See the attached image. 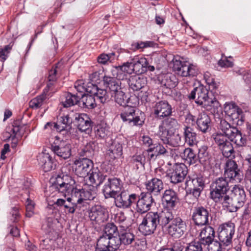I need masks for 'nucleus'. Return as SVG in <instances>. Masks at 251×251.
Wrapping results in <instances>:
<instances>
[{"instance_id":"nucleus-1","label":"nucleus","mask_w":251,"mask_h":251,"mask_svg":"<svg viewBox=\"0 0 251 251\" xmlns=\"http://www.w3.org/2000/svg\"><path fill=\"white\" fill-rule=\"evenodd\" d=\"M209 91L203 86H199L195 88L188 96L189 99H196L195 102L202 106L206 110L209 111L213 114L222 112V108L219 102L210 98L208 96Z\"/></svg>"},{"instance_id":"nucleus-2","label":"nucleus","mask_w":251,"mask_h":251,"mask_svg":"<svg viewBox=\"0 0 251 251\" xmlns=\"http://www.w3.org/2000/svg\"><path fill=\"white\" fill-rule=\"evenodd\" d=\"M50 185L49 191L52 192L53 197L55 193H62L66 196V194L72 193L74 189L75 180L72 177L62 173L53 175L50 179Z\"/></svg>"},{"instance_id":"nucleus-3","label":"nucleus","mask_w":251,"mask_h":251,"mask_svg":"<svg viewBox=\"0 0 251 251\" xmlns=\"http://www.w3.org/2000/svg\"><path fill=\"white\" fill-rule=\"evenodd\" d=\"M229 189L228 182L226 178L223 177L216 179L213 182L210 192V198L215 202H219L222 200Z\"/></svg>"},{"instance_id":"nucleus-4","label":"nucleus","mask_w":251,"mask_h":251,"mask_svg":"<svg viewBox=\"0 0 251 251\" xmlns=\"http://www.w3.org/2000/svg\"><path fill=\"white\" fill-rule=\"evenodd\" d=\"M158 225L157 212H150L143 217L139 226V230L144 235H151L154 233Z\"/></svg>"},{"instance_id":"nucleus-5","label":"nucleus","mask_w":251,"mask_h":251,"mask_svg":"<svg viewBox=\"0 0 251 251\" xmlns=\"http://www.w3.org/2000/svg\"><path fill=\"white\" fill-rule=\"evenodd\" d=\"M120 117L124 122H126L131 126H142L144 121L141 113L139 115L136 113L134 106L127 104L124 106Z\"/></svg>"},{"instance_id":"nucleus-6","label":"nucleus","mask_w":251,"mask_h":251,"mask_svg":"<svg viewBox=\"0 0 251 251\" xmlns=\"http://www.w3.org/2000/svg\"><path fill=\"white\" fill-rule=\"evenodd\" d=\"M173 70L178 75L184 76H194L198 73L196 66L187 61L176 59L173 61Z\"/></svg>"},{"instance_id":"nucleus-7","label":"nucleus","mask_w":251,"mask_h":251,"mask_svg":"<svg viewBox=\"0 0 251 251\" xmlns=\"http://www.w3.org/2000/svg\"><path fill=\"white\" fill-rule=\"evenodd\" d=\"M90 220L95 224L100 225L106 222L109 218L107 209L101 205L92 206L88 211Z\"/></svg>"},{"instance_id":"nucleus-8","label":"nucleus","mask_w":251,"mask_h":251,"mask_svg":"<svg viewBox=\"0 0 251 251\" xmlns=\"http://www.w3.org/2000/svg\"><path fill=\"white\" fill-rule=\"evenodd\" d=\"M95 188L92 186L90 187V190L83 188L78 189L75 188L71 194V197L69 200H72L75 202H77V203L83 204L87 200H93L96 197Z\"/></svg>"},{"instance_id":"nucleus-9","label":"nucleus","mask_w":251,"mask_h":251,"mask_svg":"<svg viewBox=\"0 0 251 251\" xmlns=\"http://www.w3.org/2000/svg\"><path fill=\"white\" fill-rule=\"evenodd\" d=\"M234 233L235 224L231 222H228L219 226L218 238L224 245L228 246L231 243Z\"/></svg>"},{"instance_id":"nucleus-10","label":"nucleus","mask_w":251,"mask_h":251,"mask_svg":"<svg viewBox=\"0 0 251 251\" xmlns=\"http://www.w3.org/2000/svg\"><path fill=\"white\" fill-rule=\"evenodd\" d=\"M119 241L103 234L97 240L96 251H115L118 249Z\"/></svg>"},{"instance_id":"nucleus-11","label":"nucleus","mask_w":251,"mask_h":251,"mask_svg":"<svg viewBox=\"0 0 251 251\" xmlns=\"http://www.w3.org/2000/svg\"><path fill=\"white\" fill-rule=\"evenodd\" d=\"M186 223L180 217H176L172 221L167 227V233L174 238L181 237L186 232Z\"/></svg>"},{"instance_id":"nucleus-12","label":"nucleus","mask_w":251,"mask_h":251,"mask_svg":"<svg viewBox=\"0 0 251 251\" xmlns=\"http://www.w3.org/2000/svg\"><path fill=\"white\" fill-rule=\"evenodd\" d=\"M114 198L115 205L117 207L128 208L137 201L138 195L136 194H129L128 191L124 190Z\"/></svg>"},{"instance_id":"nucleus-13","label":"nucleus","mask_w":251,"mask_h":251,"mask_svg":"<svg viewBox=\"0 0 251 251\" xmlns=\"http://www.w3.org/2000/svg\"><path fill=\"white\" fill-rule=\"evenodd\" d=\"M122 187L121 180L117 178H108L102 189V192L106 199L115 198Z\"/></svg>"},{"instance_id":"nucleus-14","label":"nucleus","mask_w":251,"mask_h":251,"mask_svg":"<svg viewBox=\"0 0 251 251\" xmlns=\"http://www.w3.org/2000/svg\"><path fill=\"white\" fill-rule=\"evenodd\" d=\"M56 143L51 144V150L55 154L62 159H67L71 156V145L65 141L57 139Z\"/></svg>"},{"instance_id":"nucleus-15","label":"nucleus","mask_w":251,"mask_h":251,"mask_svg":"<svg viewBox=\"0 0 251 251\" xmlns=\"http://www.w3.org/2000/svg\"><path fill=\"white\" fill-rule=\"evenodd\" d=\"M74 165L75 174L82 177L88 176L93 168V161L87 158L76 160Z\"/></svg>"},{"instance_id":"nucleus-16","label":"nucleus","mask_w":251,"mask_h":251,"mask_svg":"<svg viewBox=\"0 0 251 251\" xmlns=\"http://www.w3.org/2000/svg\"><path fill=\"white\" fill-rule=\"evenodd\" d=\"M225 176L235 183L240 182L243 178L242 173L238 168L235 161L228 160L226 162Z\"/></svg>"},{"instance_id":"nucleus-17","label":"nucleus","mask_w":251,"mask_h":251,"mask_svg":"<svg viewBox=\"0 0 251 251\" xmlns=\"http://www.w3.org/2000/svg\"><path fill=\"white\" fill-rule=\"evenodd\" d=\"M187 173V168L184 164H175L170 175L171 182L174 184L181 182L184 179Z\"/></svg>"},{"instance_id":"nucleus-18","label":"nucleus","mask_w":251,"mask_h":251,"mask_svg":"<svg viewBox=\"0 0 251 251\" xmlns=\"http://www.w3.org/2000/svg\"><path fill=\"white\" fill-rule=\"evenodd\" d=\"M153 113L156 118L162 119L171 115V105L166 100H161L156 102L153 107Z\"/></svg>"},{"instance_id":"nucleus-19","label":"nucleus","mask_w":251,"mask_h":251,"mask_svg":"<svg viewBox=\"0 0 251 251\" xmlns=\"http://www.w3.org/2000/svg\"><path fill=\"white\" fill-rule=\"evenodd\" d=\"M209 212L202 206L195 207L192 215V219L196 225H205L208 223Z\"/></svg>"},{"instance_id":"nucleus-20","label":"nucleus","mask_w":251,"mask_h":251,"mask_svg":"<svg viewBox=\"0 0 251 251\" xmlns=\"http://www.w3.org/2000/svg\"><path fill=\"white\" fill-rule=\"evenodd\" d=\"M74 118L79 130L88 133L91 131V120L87 114L76 113L74 115Z\"/></svg>"},{"instance_id":"nucleus-21","label":"nucleus","mask_w":251,"mask_h":251,"mask_svg":"<svg viewBox=\"0 0 251 251\" xmlns=\"http://www.w3.org/2000/svg\"><path fill=\"white\" fill-rule=\"evenodd\" d=\"M136 201V210L137 212L144 213L151 209L153 202V199L151 194H145Z\"/></svg>"},{"instance_id":"nucleus-22","label":"nucleus","mask_w":251,"mask_h":251,"mask_svg":"<svg viewBox=\"0 0 251 251\" xmlns=\"http://www.w3.org/2000/svg\"><path fill=\"white\" fill-rule=\"evenodd\" d=\"M177 125V121L174 118H167L164 120L161 124L159 126L158 131V136L169 134L176 128Z\"/></svg>"},{"instance_id":"nucleus-23","label":"nucleus","mask_w":251,"mask_h":251,"mask_svg":"<svg viewBox=\"0 0 251 251\" xmlns=\"http://www.w3.org/2000/svg\"><path fill=\"white\" fill-rule=\"evenodd\" d=\"M134 73L142 74L147 71L148 61L146 58L136 56L131 59Z\"/></svg>"},{"instance_id":"nucleus-24","label":"nucleus","mask_w":251,"mask_h":251,"mask_svg":"<svg viewBox=\"0 0 251 251\" xmlns=\"http://www.w3.org/2000/svg\"><path fill=\"white\" fill-rule=\"evenodd\" d=\"M113 71L116 72V77L119 80H123L126 78L127 75L134 73L132 61L125 63L122 66L116 67Z\"/></svg>"},{"instance_id":"nucleus-25","label":"nucleus","mask_w":251,"mask_h":251,"mask_svg":"<svg viewBox=\"0 0 251 251\" xmlns=\"http://www.w3.org/2000/svg\"><path fill=\"white\" fill-rule=\"evenodd\" d=\"M165 134V133L164 135L159 136L164 144L177 147L182 143L181 137L179 134H175L172 132Z\"/></svg>"},{"instance_id":"nucleus-26","label":"nucleus","mask_w":251,"mask_h":251,"mask_svg":"<svg viewBox=\"0 0 251 251\" xmlns=\"http://www.w3.org/2000/svg\"><path fill=\"white\" fill-rule=\"evenodd\" d=\"M147 190L154 195H158L163 189V183L161 179L153 178L146 184Z\"/></svg>"},{"instance_id":"nucleus-27","label":"nucleus","mask_w":251,"mask_h":251,"mask_svg":"<svg viewBox=\"0 0 251 251\" xmlns=\"http://www.w3.org/2000/svg\"><path fill=\"white\" fill-rule=\"evenodd\" d=\"M39 164L42 167L44 172L50 171L55 168V165L53 164L51 156L46 153H42L38 157Z\"/></svg>"},{"instance_id":"nucleus-28","label":"nucleus","mask_w":251,"mask_h":251,"mask_svg":"<svg viewBox=\"0 0 251 251\" xmlns=\"http://www.w3.org/2000/svg\"><path fill=\"white\" fill-rule=\"evenodd\" d=\"M215 231L210 226H205L202 228L199 234L200 241L201 244H207L214 240Z\"/></svg>"},{"instance_id":"nucleus-29","label":"nucleus","mask_w":251,"mask_h":251,"mask_svg":"<svg viewBox=\"0 0 251 251\" xmlns=\"http://www.w3.org/2000/svg\"><path fill=\"white\" fill-rule=\"evenodd\" d=\"M162 201L168 208H174L178 201L176 193L172 189L166 190L163 194Z\"/></svg>"},{"instance_id":"nucleus-30","label":"nucleus","mask_w":251,"mask_h":251,"mask_svg":"<svg viewBox=\"0 0 251 251\" xmlns=\"http://www.w3.org/2000/svg\"><path fill=\"white\" fill-rule=\"evenodd\" d=\"M23 133L22 127L17 125L16 123L7 128L5 132L7 139H11L13 142H17V140L22 137Z\"/></svg>"},{"instance_id":"nucleus-31","label":"nucleus","mask_w":251,"mask_h":251,"mask_svg":"<svg viewBox=\"0 0 251 251\" xmlns=\"http://www.w3.org/2000/svg\"><path fill=\"white\" fill-rule=\"evenodd\" d=\"M92 88L89 90V93L94 95L95 98L101 103H104L108 100L109 99L105 89L99 88L96 85L91 84Z\"/></svg>"},{"instance_id":"nucleus-32","label":"nucleus","mask_w":251,"mask_h":251,"mask_svg":"<svg viewBox=\"0 0 251 251\" xmlns=\"http://www.w3.org/2000/svg\"><path fill=\"white\" fill-rule=\"evenodd\" d=\"M210 118L207 114L205 113L199 114L196 121L199 130L205 133L210 127Z\"/></svg>"},{"instance_id":"nucleus-33","label":"nucleus","mask_w":251,"mask_h":251,"mask_svg":"<svg viewBox=\"0 0 251 251\" xmlns=\"http://www.w3.org/2000/svg\"><path fill=\"white\" fill-rule=\"evenodd\" d=\"M218 203H221L224 207H225L230 212H236L238 208L242 206L237 201H235L230 196L225 195L222 197L221 201Z\"/></svg>"},{"instance_id":"nucleus-34","label":"nucleus","mask_w":251,"mask_h":251,"mask_svg":"<svg viewBox=\"0 0 251 251\" xmlns=\"http://www.w3.org/2000/svg\"><path fill=\"white\" fill-rule=\"evenodd\" d=\"M103 82L104 84L109 89L112 95L115 94L119 91L122 90L119 81L114 77L104 76Z\"/></svg>"},{"instance_id":"nucleus-35","label":"nucleus","mask_w":251,"mask_h":251,"mask_svg":"<svg viewBox=\"0 0 251 251\" xmlns=\"http://www.w3.org/2000/svg\"><path fill=\"white\" fill-rule=\"evenodd\" d=\"M219 133H221L227 136L228 138L229 136H232V134L235 132H237V128L233 126H231L225 119H221L218 126Z\"/></svg>"},{"instance_id":"nucleus-36","label":"nucleus","mask_w":251,"mask_h":251,"mask_svg":"<svg viewBox=\"0 0 251 251\" xmlns=\"http://www.w3.org/2000/svg\"><path fill=\"white\" fill-rule=\"evenodd\" d=\"M89 180L92 184L99 185L105 180L106 176L101 174L98 168H93L89 173Z\"/></svg>"},{"instance_id":"nucleus-37","label":"nucleus","mask_w":251,"mask_h":251,"mask_svg":"<svg viewBox=\"0 0 251 251\" xmlns=\"http://www.w3.org/2000/svg\"><path fill=\"white\" fill-rule=\"evenodd\" d=\"M158 216V224L162 226H165L170 222L174 220V215L172 211L168 209H164L160 213L157 212Z\"/></svg>"},{"instance_id":"nucleus-38","label":"nucleus","mask_w":251,"mask_h":251,"mask_svg":"<svg viewBox=\"0 0 251 251\" xmlns=\"http://www.w3.org/2000/svg\"><path fill=\"white\" fill-rule=\"evenodd\" d=\"M146 80L143 77L133 75L130 77L128 81L129 87L133 91H138L146 84Z\"/></svg>"},{"instance_id":"nucleus-39","label":"nucleus","mask_w":251,"mask_h":251,"mask_svg":"<svg viewBox=\"0 0 251 251\" xmlns=\"http://www.w3.org/2000/svg\"><path fill=\"white\" fill-rule=\"evenodd\" d=\"M80 100V96L70 93H65L61 98L63 107H69L76 104Z\"/></svg>"},{"instance_id":"nucleus-40","label":"nucleus","mask_w":251,"mask_h":251,"mask_svg":"<svg viewBox=\"0 0 251 251\" xmlns=\"http://www.w3.org/2000/svg\"><path fill=\"white\" fill-rule=\"evenodd\" d=\"M230 196L232 197L235 201H237L239 203L243 205L246 200V194L243 188L239 186H235L232 189Z\"/></svg>"},{"instance_id":"nucleus-41","label":"nucleus","mask_w":251,"mask_h":251,"mask_svg":"<svg viewBox=\"0 0 251 251\" xmlns=\"http://www.w3.org/2000/svg\"><path fill=\"white\" fill-rule=\"evenodd\" d=\"M183 130L185 142L190 146L196 145L197 143V134L193 129L189 126H185Z\"/></svg>"},{"instance_id":"nucleus-42","label":"nucleus","mask_w":251,"mask_h":251,"mask_svg":"<svg viewBox=\"0 0 251 251\" xmlns=\"http://www.w3.org/2000/svg\"><path fill=\"white\" fill-rule=\"evenodd\" d=\"M107 154L112 159L120 157L123 154L122 145L118 142H113L110 146Z\"/></svg>"},{"instance_id":"nucleus-43","label":"nucleus","mask_w":251,"mask_h":251,"mask_svg":"<svg viewBox=\"0 0 251 251\" xmlns=\"http://www.w3.org/2000/svg\"><path fill=\"white\" fill-rule=\"evenodd\" d=\"M48 90L45 89L43 93L32 99L29 102V107L32 109H38L41 107L47 99Z\"/></svg>"},{"instance_id":"nucleus-44","label":"nucleus","mask_w":251,"mask_h":251,"mask_svg":"<svg viewBox=\"0 0 251 251\" xmlns=\"http://www.w3.org/2000/svg\"><path fill=\"white\" fill-rule=\"evenodd\" d=\"M185 185L187 187H190L192 189L193 188H203L204 182L203 177L201 176H194L193 177H189V179H187L185 182Z\"/></svg>"},{"instance_id":"nucleus-45","label":"nucleus","mask_w":251,"mask_h":251,"mask_svg":"<svg viewBox=\"0 0 251 251\" xmlns=\"http://www.w3.org/2000/svg\"><path fill=\"white\" fill-rule=\"evenodd\" d=\"M119 241L118 249L121 245L123 244L125 246L129 245L132 244L134 241V235L133 233L129 232H126L121 233L119 237L117 238Z\"/></svg>"},{"instance_id":"nucleus-46","label":"nucleus","mask_w":251,"mask_h":251,"mask_svg":"<svg viewBox=\"0 0 251 251\" xmlns=\"http://www.w3.org/2000/svg\"><path fill=\"white\" fill-rule=\"evenodd\" d=\"M198 156L201 164L206 165L209 163L210 154L207 146L203 145L200 147Z\"/></svg>"},{"instance_id":"nucleus-47","label":"nucleus","mask_w":251,"mask_h":251,"mask_svg":"<svg viewBox=\"0 0 251 251\" xmlns=\"http://www.w3.org/2000/svg\"><path fill=\"white\" fill-rule=\"evenodd\" d=\"M169 148H167V146H164L160 144H154L152 147L149 148L147 151V152H152L154 151L157 153V155H168L169 153Z\"/></svg>"},{"instance_id":"nucleus-48","label":"nucleus","mask_w":251,"mask_h":251,"mask_svg":"<svg viewBox=\"0 0 251 251\" xmlns=\"http://www.w3.org/2000/svg\"><path fill=\"white\" fill-rule=\"evenodd\" d=\"M181 158L190 164L195 163L197 160L195 153L192 149L189 148L184 149L181 154Z\"/></svg>"},{"instance_id":"nucleus-49","label":"nucleus","mask_w":251,"mask_h":251,"mask_svg":"<svg viewBox=\"0 0 251 251\" xmlns=\"http://www.w3.org/2000/svg\"><path fill=\"white\" fill-rule=\"evenodd\" d=\"M83 107L92 109L96 106V98L89 95H81V101Z\"/></svg>"},{"instance_id":"nucleus-50","label":"nucleus","mask_w":251,"mask_h":251,"mask_svg":"<svg viewBox=\"0 0 251 251\" xmlns=\"http://www.w3.org/2000/svg\"><path fill=\"white\" fill-rule=\"evenodd\" d=\"M114 97L116 102L123 106L127 105L126 104L131 100V98H128L122 90L119 91L114 94Z\"/></svg>"},{"instance_id":"nucleus-51","label":"nucleus","mask_w":251,"mask_h":251,"mask_svg":"<svg viewBox=\"0 0 251 251\" xmlns=\"http://www.w3.org/2000/svg\"><path fill=\"white\" fill-rule=\"evenodd\" d=\"M231 141L234 142L238 146H243L246 143V138L242 136L241 132L237 129V132H235L228 138Z\"/></svg>"},{"instance_id":"nucleus-52","label":"nucleus","mask_w":251,"mask_h":251,"mask_svg":"<svg viewBox=\"0 0 251 251\" xmlns=\"http://www.w3.org/2000/svg\"><path fill=\"white\" fill-rule=\"evenodd\" d=\"M118 232L117 227L113 223H108L105 226L102 234L111 238H117L115 235Z\"/></svg>"},{"instance_id":"nucleus-53","label":"nucleus","mask_w":251,"mask_h":251,"mask_svg":"<svg viewBox=\"0 0 251 251\" xmlns=\"http://www.w3.org/2000/svg\"><path fill=\"white\" fill-rule=\"evenodd\" d=\"M219 149L222 151L223 155L225 157L228 158L234 156V151L233 147L230 141L226 142L224 145L221 147Z\"/></svg>"},{"instance_id":"nucleus-54","label":"nucleus","mask_w":251,"mask_h":251,"mask_svg":"<svg viewBox=\"0 0 251 251\" xmlns=\"http://www.w3.org/2000/svg\"><path fill=\"white\" fill-rule=\"evenodd\" d=\"M224 109L226 115L230 117L237 111H240L241 108L235 103L231 102L226 103Z\"/></svg>"},{"instance_id":"nucleus-55","label":"nucleus","mask_w":251,"mask_h":251,"mask_svg":"<svg viewBox=\"0 0 251 251\" xmlns=\"http://www.w3.org/2000/svg\"><path fill=\"white\" fill-rule=\"evenodd\" d=\"M94 151V144L92 142H89L82 149L79 154L80 156L85 157L84 158L89 157L93 154Z\"/></svg>"},{"instance_id":"nucleus-56","label":"nucleus","mask_w":251,"mask_h":251,"mask_svg":"<svg viewBox=\"0 0 251 251\" xmlns=\"http://www.w3.org/2000/svg\"><path fill=\"white\" fill-rule=\"evenodd\" d=\"M115 53L112 52L109 54L102 53L97 58L98 62L102 65H105L108 62H112L115 59Z\"/></svg>"},{"instance_id":"nucleus-57","label":"nucleus","mask_w":251,"mask_h":251,"mask_svg":"<svg viewBox=\"0 0 251 251\" xmlns=\"http://www.w3.org/2000/svg\"><path fill=\"white\" fill-rule=\"evenodd\" d=\"M95 130L96 136L104 138L108 133V127L105 124L102 123L97 125Z\"/></svg>"},{"instance_id":"nucleus-58","label":"nucleus","mask_w":251,"mask_h":251,"mask_svg":"<svg viewBox=\"0 0 251 251\" xmlns=\"http://www.w3.org/2000/svg\"><path fill=\"white\" fill-rule=\"evenodd\" d=\"M229 118L232 121L233 124L237 126L242 125L245 121L244 114L241 109L240 111H237Z\"/></svg>"},{"instance_id":"nucleus-59","label":"nucleus","mask_w":251,"mask_h":251,"mask_svg":"<svg viewBox=\"0 0 251 251\" xmlns=\"http://www.w3.org/2000/svg\"><path fill=\"white\" fill-rule=\"evenodd\" d=\"M154 45V43L153 41H147L145 42H134L131 44V49L135 50L139 49L152 47Z\"/></svg>"},{"instance_id":"nucleus-60","label":"nucleus","mask_w":251,"mask_h":251,"mask_svg":"<svg viewBox=\"0 0 251 251\" xmlns=\"http://www.w3.org/2000/svg\"><path fill=\"white\" fill-rule=\"evenodd\" d=\"M228 58L232 59V57L231 56L228 57L226 56L223 54L221 58L218 61V65L224 68L232 67L233 66V61L229 60Z\"/></svg>"},{"instance_id":"nucleus-61","label":"nucleus","mask_w":251,"mask_h":251,"mask_svg":"<svg viewBox=\"0 0 251 251\" xmlns=\"http://www.w3.org/2000/svg\"><path fill=\"white\" fill-rule=\"evenodd\" d=\"M75 88L79 93H84L85 92H89V90H91L92 86L86 87L84 80H78L75 83Z\"/></svg>"},{"instance_id":"nucleus-62","label":"nucleus","mask_w":251,"mask_h":251,"mask_svg":"<svg viewBox=\"0 0 251 251\" xmlns=\"http://www.w3.org/2000/svg\"><path fill=\"white\" fill-rule=\"evenodd\" d=\"M214 136V139L215 143L218 145L219 148L224 145L226 142H229L227 140V136L222 134L221 133H217Z\"/></svg>"},{"instance_id":"nucleus-63","label":"nucleus","mask_w":251,"mask_h":251,"mask_svg":"<svg viewBox=\"0 0 251 251\" xmlns=\"http://www.w3.org/2000/svg\"><path fill=\"white\" fill-rule=\"evenodd\" d=\"M203 77L205 80L206 83L209 85V89L214 90L217 88V85L215 82L214 78L209 72H205L204 74Z\"/></svg>"},{"instance_id":"nucleus-64","label":"nucleus","mask_w":251,"mask_h":251,"mask_svg":"<svg viewBox=\"0 0 251 251\" xmlns=\"http://www.w3.org/2000/svg\"><path fill=\"white\" fill-rule=\"evenodd\" d=\"M185 251H203L200 242H192L189 243Z\"/></svg>"}]
</instances>
